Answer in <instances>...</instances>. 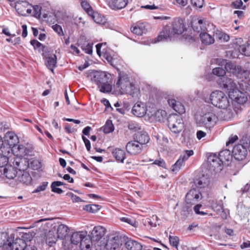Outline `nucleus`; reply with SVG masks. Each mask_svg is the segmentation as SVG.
<instances>
[{
    "label": "nucleus",
    "mask_w": 250,
    "mask_h": 250,
    "mask_svg": "<svg viewBox=\"0 0 250 250\" xmlns=\"http://www.w3.org/2000/svg\"><path fill=\"white\" fill-rule=\"evenodd\" d=\"M184 31V24L183 20L179 18H175L170 26H166L163 31L157 38L155 42L173 40L176 36L182 34Z\"/></svg>",
    "instance_id": "nucleus-1"
},
{
    "label": "nucleus",
    "mask_w": 250,
    "mask_h": 250,
    "mask_svg": "<svg viewBox=\"0 0 250 250\" xmlns=\"http://www.w3.org/2000/svg\"><path fill=\"white\" fill-rule=\"evenodd\" d=\"M114 87L120 94H128L132 97H138L139 95V89L130 83L127 74L123 72L119 73L118 81L114 84Z\"/></svg>",
    "instance_id": "nucleus-2"
},
{
    "label": "nucleus",
    "mask_w": 250,
    "mask_h": 250,
    "mask_svg": "<svg viewBox=\"0 0 250 250\" xmlns=\"http://www.w3.org/2000/svg\"><path fill=\"white\" fill-rule=\"evenodd\" d=\"M209 100L215 106L222 109H227L230 105L229 97L222 91L215 90L210 95Z\"/></svg>",
    "instance_id": "nucleus-3"
},
{
    "label": "nucleus",
    "mask_w": 250,
    "mask_h": 250,
    "mask_svg": "<svg viewBox=\"0 0 250 250\" xmlns=\"http://www.w3.org/2000/svg\"><path fill=\"white\" fill-rule=\"evenodd\" d=\"M167 125L172 132L179 134L184 127L183 119L179 115L170 114L167 118Z\"/></svg>",
    "instance_id": "nucleus-4"
},
{
    "label": "nucleus",
    "mask_w": 250,
    "mask_h": 250,
    "mask_svg": "<svg viewBox=\"0 0 250 250\" xmlns=\"http://www.w3.org/2000/svg\"><path fill=\"white\" fill-rule=\"evenodd\" d=\"M105 229L102 226H96L94 228L91 232L90 238L93 241V245L95 247L102 248L104 241V236L105 234Z\"/></svg>",
    "instance_id": "nucleus-5"
},
{
    "label": "nucleus",
    "mask_w": 250,
    "mask_h": 250,
    "mask_svg": "<svg viewBox=\"0 0 250 250\" xmlns=\"http://www.w3.org/2000/svg\"><path fill=\"white\" fill-rule=\"evenodd\" d=\"M225 69L228 73H231L240 79L246 78L249 75L247 70L242 69L241 66L236 65L231 62H228L226 64Z\"/></svg>",
    "instance_id": "nucleus-6"
},
{
    "label": "nucleus",
    "mask_w": 250,
    "mask_h": 250,
    "mask_svg": "<svg viewBox=\"0 0 250 250\" xmlns=\"http://www.w3.org/2000/svg\"><path fill=\"white\" fill-rule=\"evenodd\" d=\"M218 121L217 116L213 112H208L200 117L198 124L207 128L213 126Z\"/></svg>",
    "instance_id": "nucleus-7"
},
{
    "label": "nucleus",
    "mask_w": 250,
    "mask_h": 250,
    "mask_svg": "<svg viewBox=\"0 0 250 250\" xmlns=\"http://www.w3.org/2000/svg\"><path fill=\"white\" fill-rule=\"evenodd\" d=\"M217 83L220 87L228 91L229 96L231 92H234L238 89L236 83L231 78L228 77L220 78L217 80Z\"/></svg>",
    "instance_id": "nucleus-8"
},
{
    "label": "nucleus",
    "mask_w": 250,
    "mask_h": 250,
    "mask_svg": "<svg viewBox=\"0 0 250 250\" xmlns=\"http://www.w3.org/2000/svg\"><path fill=\"white\" fill-rule=\"evenodd\" d=\"M213 24H210L208 21L205 19H194L191 21V26L194 31L202 33L206 31L208 32V29Z\"/></svg>",
    "instance_id": "nucleus-9"
},
{
    "label": "nucleus",
    "mask_w": 250,
    "mask_h": 250,
    "mask_svg": "<svg viewBox=\"0 0 250 250\" xmlns=\"http://www.w3.org/2000/svg\"><path fill=\"white\" fill-rule=\"evenodd\" d=\"M110 76V74L106 72L99 71L93 72L90 75L91 82L97 84L98 87L104 83H107Z\"/></svg>",
    "instance_id": "nucleus-10"
},
{
    "label": "nucleus",
    "mask_w": 250,
    "mask_h": 250,
    "mask_svg": "<svg viewBox=\"0 0 250 250\" xmlns=\"http://www.w3.org/2000/svg\"><path fill=\"white\" fill-rule=\"evenodd\" d=\"M22 162L21 160H20V161H15L14 165L16 166L17 168L21 173V171H23L22 173L18 176V180L23 184L26 185H29L31 183L32 178L30 175L27 172H24V170L26 168V167H21L20 164Z\"/></svg>",
    "instance_id": "nucleus-11"
},
{
    "label": "nucleus",
    "mask_w": 250,
    "mask_h": 250,
    "mask_svg": "<svg viewBox=\"0 0 250 250\" xmlns=\"http://www.w3.org/2000/svg\"><path fill=\"white\" fill-rule=\"evenodd\" d=\"M208 163L210 170L218 172H220L223 169L224 164L220 161L218 156L215 154L210 155L208 157Z\"/></svg>",
    "instance_id": "nucleus-12"
},
{
    "label": "nucleus",
    "mask_w": 250,
    "mask_h": 250,
    "mask_svg": "<svg viewBox=\"0 0 250 250\" xmlns=\"http://www.w3.org/2000/svg\"><path fill=\"white\" fill-rule=\"evenodd\" d=\"M202 198L201 192L198 189L193 188L187 193L186 202L188 204L193 205L199 202Z\"/></svg>",
    "instance_id": "nucleus-13"
},
{
    "label": "nucleus",
    "mask_w": 250,
    "mask_h": 250,
    "mask_svg": "<svg viewBox=\"0 0 250 250\" xmlns=\"http://www.w3.org/2000/svg\"><path fill=\"white\" fill-rule=\"evenodd\" d=\"M122 245L121 237L115 236L110 237L104 244L102 248H105L107 250H116Z\"/></svg>",
    "instance_id": "nucleus-14"
},
{
    "label": "nucleus",
    "mask_w": 250,
    "mask_h": 250,
    "mask_svg": "<svg viewBox=\"0 0 250 250\" xmlns=\"http://www.w3.org/2000/svg\"><path fill=\"white\" fill-rule=\"evenodd\" d=\"M232 153L234 158L238 161L244 160L247 155V149L242 144L236 145L233 148Z\"/></svg>",
    "instance_id": "nucleus-15"
},
{
    "label": "nucleus",
    "mask_w": 250,
    "mask_h": 250,
    "mask_svg": "<svg viewBox=\"0 0 250 250\" xmlns=\"http://www.w3.org/2000/svg\"><path fill=\"white\" fill-rule=\"evenodd\" d=\"M142 147L143 146L135 140L129 142L126 145L127 152L132 155H136L140 153Z\"/></svg>",
    "instance_id": "nucleus-16"
},
{
    "label": "nucleus",
    "mask_w": 250,
    "mask_h": 250,
    "mask_svg": "<svg viewBox=\"0 0 250 250\" xmlns=\"http://www.w3.org/2000/svg\"><path fill=\"white\" fill-rule=\"evenodd\" d=\"M146 106L144 103H136L132 107V113L136 117H142L146 113Z\"/></svg>",
    "instance_id": "nucleus-17"
},
{
    "label": "nucleus",
    "mask_w": 250,
    "mask_h": 250,
    "mask_svg": "<svg viewBox=\"0 0 250 250\" xmlns=\"http://www.w3.org/2000/svg\"><path fill=\"white\" fill-rule=\"evenodd\" d=\"M234 99L238 104H243L247 101V93L239 90L238 89L234 92H231L229 96Z\"/></svg>",
    "instance_id": "nucleus-18"
},
{
    "label": "nucleus",
    "mask_w": 250,
    "mask_h": 250,
    "mask_svg": "<svg viewBox=\"0 0 250 250\" xmlns=\"http://www.w3.org/2000/svg\"><path fill=\"white\" fill-rule=\"evenodd\" d=\"M43 56L46 59V65L47 67L53 72L54 67L56 66L57 57L55 54H50L49 52L42 53Z\"/></svg>",
    "instance_id": "nucleus-19"
},
{
    "label": "nucleus",
    "mask_w": 250,
    "mask_h": 250,
    "mask_svg": "<svg viewBox=\"0 0 250 250\" xmlns=\"http://www.w3.org/2000/svg\"><path fill=\"white\" fill-rule=\"evenodd\" d=\"M167 103L169 106L178 113L182 114L185 112L184 106L179 101H176L174 99H169L167 100Z\"/></svg>",
    "instance_id": "nucleus-20"
},
{
    "label": "nucleus",
    "mask_w": 250,
    "mask_h": 250,
    "mask_svg": "<svg viewBox=\"0 0 250 250\" xmlns=\"http://www.w3.org/2000/svg\"><path fill=\"white\" fill-rule=\"evenodd\" d=\"M2 174L5 175L8 179H13L17 176V171L11 165H7L2 169H0V175Z\"/></svg>",
    "instance_id": "nucleus-21"
},
{
    "label": "nucleus",
    "mask_w": 250,
    "mask_h": 250,
    "mask_svg": "<svg viewBox=\"0 0 250 250\" xmlns=\"http://www.w3.org/2000/svg\"><path fill=\"white\" fill-rule=\"evenodd\" d=\"M135 141L142 146L147 144L149 141V137L147 133L144 131H139L135 135Z\"/></svg>",
    "instance_id": "nucleus-22"
},
{
    "label": "nucleus",
    "mask_w": 250,
    "mask_h": 250,
    "mask_svg": "<svg viewBox=\"0 0 250 250\" xmlns=\"http://www.w3.org/2000/svg\"><path fill=\"white\" fill-rule=\"evenodd\" d=\"M80 243L82 250H91V246L94 245L93 241L90 238L89 235L86 236L85 233Z\"/></svg>",
    "instance_id": "nucleus-23"
},
{
    "label": "nucleus",
    "mask_w": 250,
    "mask_h": 250,
    "mask_svg": "<svg viewBox=\"0 0 250 250\" xmlns=\"http://www.w3.org/2000/svg\"><path fill=\"white\" fill-rule=\"evenodd\" d=\"M125 247L127 250H142V245L137 241L129 239L125 243Z\"/></svg>",
    "instance_id": "nucleus-24"
},
{
    "label": "nucleus",
    "mask_w": 250,
    "mask_h": 250,
    "mask_svg": "<svg viewBox=\"0 0 250 250\" xmlns=\"http://www.w3.org/2000/svg\"><path fill=\"white\" fill-rule=\"evenodd\" d=\"M218 157L224 165L227 166L229 165L232 158L230 151L228 149L221 151L219 154Z\"/></svg>",
    "instance_id": "nucleus-25"
},
{
    "label": "nucleus",
    "mask_w": 250,
    "mask_h": 250,
    "mask_svg": "<svg viewBox=\"0 0 250 250\" xmlns=\"http://www.w3.org/2000/svg\"><path fill=\"white\" fill-rule=\"evenodd\" d=\"M30 5L26 1H17L16 2L15 8L19 14L25 16V10Z\"/></svg>",
    "instance_id": "nucleus-26"
},
{
    "label": "nucleus",
    "mask_w": 250,
    "mask_h": 250,
    "mask_svg": "<svg viewBox=\"0 0 250 250\" xmlns=\"http://www.w3.org/2000/svg\"><path fill=\"white\" fill-rule=\"evenodd\" d=\"M26 243L22 239L16 238L12 243H10V247L12 250H23L26 246Z\"/></svg>",
    "instance_id": "nucleus-27"
},
{
    "label": "nucleus",
    "mask_w": 250,
    "mask_h": 250,
    "mask_svg": "<svg viewBox=\"0 0 250 250\" xmlns=\"http://www.w3.org/2000/svg\"><path fill=\"white\" fill-rule=\"evenodd\" d=\"M195 185L198 188H205L208 185L209 183V179L205 175H202L201 177L197 178L194 180Z\"/></svg>",
    "instance_id": "nucleus-28"
},
{
    "label": "nucleus",
    "mask_w": 250,
    "mask_h": 250,
    "mask_svg": "<svg viewBox=\"0 0 250 250\" xmlns=\"http://www.w3.org/2000/svg\"><path fill=\"white\" fill-rule=\"evenodd\" d=\"M112 154L117 161L124 163V161L125 158V153L124 150L116 148L113 149Z\"/></svg>",
    "instance_id": "nucleus-29"
},
{
    "label": "nucleus",
    "mask_w": 250,
    "mask_h": 250,
    "mask_svg": "<svg viewBox=\"0 0 250 250\" xmlns=\"http://www.w3.org/2000/svg\"><path fill=\"white\" fill-rule=\"evenodd\" d=\"M5 137L8 144L11 147H15L17 143L19 142V139L18 136L14 133H7Z\"/></svg>",
    "instance_id": "nucleus-30"
},
{
    "label": "nucleus",
    "mask_w": 250,
    "mask_h": 250,
    "mask_svg": "<svg viewBox=\"0 0 250 250\" xmlns=\"http://www.w3.org/2000/svg\"><path fill=\"white\" fill-rule=\"evenodd\" d=\"M207 32L200 34L201 40L204 44L208 45L212 44L214 42V38Z\"/></svg>",
    "instance_id": "nucleus-31"
},
{
    "label": "nucleus",
    "mask_w": 250,
    "mask_h": 250,
    "mask_svg": "<svg viewBox=\"0 0 250 250\" xmlns=\"http://www.w3.org/2000/svg\"><path fill=\"white\" fill-rule=\"evenodd\" d=\"M68 228L64 224L60 225L57 228L58 237L60 239H66L68 233Z\"/></svg>",
    "instance_id": "nucleus-32"
},
{
    "label": "nucleus",
    "mask_w": 250,
    "mask_h": 250,
    "mask_svg": "<svg viewBox=\"0 0 250 250\" xmlns=\"http://www.w3.org/2000/svg\"><path fill=\"white\" fill-rule=\"evenodd\" d=\"M131 32L138 36H141L146 32V29L143 23H141L131 27Z\"/></svg>",
    "instance_id": "nucleus-33"
},
{
    "label": "nucleus",
    "mask_w": 250,
    "mask_h": 250,
    "mask_svg": "<svg viewBox=\"0 0 250 250\" xmlns=\"http://www.w3.org/2000/svg\"><path fill=\"white\" fill-rule=\"evenodd\" d=\"M84 233L85 232L83 231L73 233L70 238V243L73 245H77L80 242Z\"/></svg>",
    "instance_id": "nucleus-34"
},
{
    "label": "nucleus",
    "mask_w": 250,
    "mask_h": 250,
    "mask_svg": "<svg viewBox=\"0 0 250 250\" xmlns=\"http://www.w3.org/2000/svg\"><path fill=\"white\" fill-rule=\"evenodd\" d=\"M239 51L242 54L247 56H250V42L240 45L238 47Z\"/></svg>",
    "instance_id": "nucleus-35"
},
{
    "label": "nucleus",
    "mask_w": 250,
    "mask_h": 250,
    "mask_svg": "<svg viewBox=\"0 0 250 250\" xmlns=\"http://www.w3.org/2000/svg\"><path fill=\"white\" fill-rule=\"evenodd\" d=\"M111 3L114 8L121 9L125 7L127 1L126 0H112Z\"/></svg>",
    "instance_id": "nucleus-36"
},
{
    "label": "nucleus",
    "mask_w": 250,
    "mask_h": 250,
    "mask_svg": "<svg viewBox=\"0 0 250 250\" xmlns=\"http://www.w3.org/2000/svg\"><path fill=\"white\" fill-rule=\"evenodd\" d=\"M89 16L97 23L102 24L105 22L104 17L97 12H94L93 14L90 15Z\"/></svg>",
    "instance_id": "nucleus-37"
},
{
    "label": "nucleus",
    "mask_w": 250,
    "mask_h": 250,
    "mask_svg": "<svg viewBox=\"0 0 250 250\" xmlns=\"http://www.w3.org/2000/svg\"><path fill=\"white\" fill-rule=\"evenodd\" d=\"M215 35L219 40L224 42H228L230 39L229 35L220 30H217L215 32Z\"/></svg>",
    "instance_id": "nucleus-38"
},
{
    "label": "nucleus",
    "mask_w": 250,
    "mask_h": 250,
    "mask_svg": "<svg viewBox=\"0 0 250 250\" xmlns=\"http://www.w3.org/2000/svg\"><path fill=\"white\" fill-rule=\"evenodd\" d=\"M81 6L89 16L93 14L94 11L87 1H82L81 2Z\"/></svg>",
    "instance_id": "nucleus-39"
},
{
    "label": "nucleus",
    "mask_w": 250,
    "mask_h": 250,
    "mask_svg": "<svg viewBox=\"0 0 250 250\" xmlns=\"http://www.w3.org/2000/svg\"><path fill=\"white\" fill-rule=\"evenodd\" d=\"M31 44L34 46L35 49H39V51H42L43 53L46 52L47 48L38 41L33 40L31 41Z\"/></svg>",
    "instance_id": "nucleus-40"
},
{
    "label": "nucleus",
    "mask_w": 250,
    "mask_h": 250,
    "mask_svg": "<svg viewBox=\"0 0 250 250\" xmlns=\"http://www.w3.org/2000/svg\"><path fill=\"white\" fill-rule=\"evenodd\" d=\"M114 127L111 121H106L105 125L103 127V131L106 134L112 132L114 130Z\"/></svg>",
    "instance_id": "nucleus-41"
},
{
    "label": "nucleus",
    "mask_w": 250,
    "mask_h": 250,
    "mask_svg": "<svg viewBox=\"0 0 250 250\" xmlns=\"http://www.w3.org/2000/svg\"><path fill=\"white\" fill-rule=\"evenodd\" d=\"M100 91L103 93H109L112 90V85L107 83H104L102 84L100 87Z\"/></svg>",
    "instance_id": "nucleus-42"
},
{
    "label": "nucleus",
    "mask_w": 250,
    "mask_h": 250,
    "mask_svg": "<svg viewBox=\"0 0 250 250\" xmlns=\"http://www.w3.org/2000/svg\"><path fill=\"white\" fill-rule=\"evenodd\" d=\"M83 209L91 213H95L100 208V206L97 205H87L83 207Z\"/></svg>",
    "instance_id": "nucleus-43"
},
{
    "label": "nucleus",
    "mask_w": 250,
    "mask_h": 250,
    "mask_svg": "<svg viewBox=\"0 0 250 250\" xmlns=\"http://www.w3.org/2000/svg\"><path fill=\"white\" fill-rule=\"evenodd\" d=\"M226 73V69H224L223 68L220 67H217L212 69V73L216 76L218 77H223L225 75Z\"/></svg>",
    "instance_id": "nucleus-44"
},
{
    "label": "nucleus",
    "mask_w": 250,
    "mask_h": 250,
    "mask_svg": "<svg viewBox=\"0 0 250 250\" xmlns=\"http://www.w3.org/2000/svg\"><path fill=\"white\" fill-rule=\"evenodd\" d=\"M169 241L170 244L173 247L176 248L177 249L178 246L179 244V238L177 236H169Z\"/></svg>",
    "instance_id": "nucleus-45"
},
{
    "label": "nucleus",
    "mask_w": 250,
    "mask_h": 250,
    "mask_svg": "<svg viewBox=\"0 0 250 250\" xmlns=\"http://www.w3.org/2000/svg\"><path fill=\"white\" fill-rule=\"evenodd\" d=\"M193 155V151L192 150H187L185 151V153L181 155L179 159H181V160H182V163L187 160L188 158Z\"/></svg>",
    "instance_id": "nucleus-46"
},
{
    "label": "nucleus",
    "mask_w": 250,
    "mask_h": 250,
    "mask_svg": "<svg viewBox=\"0 0 250 250\" xmlns=\"http://www.w3.org/2000/svg\"><path fill=\"white\" fill-rule=\"evenodd\" d=\"M183 165L182 163V160H181V159H179L176 163L172 166L171 170L173 172H176L179 170L181 167Z\"/></svg>",
    "instance_id": "nucleus-47"
},
{
    "label": "nucleus",
    "mask_w": 250,
    "mask_h": 250,
    "mask_svg": "<svg viewBox=\"0 0 250 250\" xmlns=\"http://www.w3.org/2000/svg\"><path fill=\"white\" fill-rule=\"evenodd\" d=\"M191 212V209L187 206L182 208L181 214L184 217H187Z\"/></svg>",
    "instance_id": "nucleus-48"
},
{
    "label": "nucleus",
    "mask_w": 250,
    "mask_h": 250,
    "mask_svg": "<svg viewBox=\"0 0 250 250\" xmlns=\"http://www.w3.org/2000/svg\"><path fill=\"white\" fill-rule=\"evenodd\" d=\"M93 43H87L85 45H83L82 48L87 54H92Z\"/></svg>",
    "instance_id": "nucleus-49"
},
{
    "label": "nucleus",
    "mask_w": 250,
    "mask_h": 250,
    "mask_svg": "<svg viewBox=\"0 0 250 250\" xmlns=\"http://www.w3.org/2000/svg\"><path fill=\"white\" fill-rule=\"evenodd\" d=\"M8 236L6 233H0V247L5 245L7 242Z\"/></svg>",
    "instance_id": "nucleus-50"
},
{
    "label": "nucleus",
    "mask_w": 250,
    "mask_h": 250,
    "mask_svg": "<svg viewBox=\"0 0 250 250\" xmlns=\"http://www.w3.org/2000/svg\"><path fill=\"white\" fill-rule=\"evenodd\" d=\"M128 128L129 129L134 131H137L140 129V127L138 124L135 122H131L129 123L128 125Z\"/></svg>",
    "instance_id": "nucleus-51"
},
{
    "label": "nucleus",
    "mask_w": 250,
    "mask_h": 250,
    "mask_svg": "<svg viewBox=\"0 0 250 250\" xmlns=\"http://www.w3.org/2000/svg\"><path fill=\"white\" fill-rule=\"evenodd\" d=\"M18 151H19V154L21 155H26L28 154V151L27 148L22 145H19L17 147Z\"/></svg>",
    "instance_id": "nucleus-52"
},
{
    "label": "nucleus",
    "mask_w": 250,
    "mask_h": 250,
    "mask_svg": "<svg viewBox=\"0 0 250 250\" xmlns=\"http://www.w3.org/2000/svg\"><path fill=\"white\" fill-rule=\"evenodd\" d=\"M122 221L126 222L132 226H134L135 224V221L132 217H124L120 219Z\"/></svg>",
    "instance_id": "nucleus-53"
},
{
    "label": "nucleus",
    "mask_w": 250,
    "mask_h": 250,
    "mask_svg": "<svg viewBox=\"0 0 250 250\" xmlns=\"http://www.w3.org/2000/svg\"><path fill=\"white\" fill-rule=\"evenodd\" d=\"M48 185V182H44L42 184L39 186L34 191V192L37 193L41 191H43L45 189L46 187Z\"/></svg>",
    "instance_id": "nucleus-54"
},
{
    "label": "nucleus",
    "mask_w": 250,
    "mask_h": 250,
    "mask_svg": "<svg viewBox=\"0 0 250 250\" xmlns=\"http://www.w3.org/2000/svg\"><path fill=\"white\" fill-rule=\"evenodd\" d=\"M67 195L71 197L73 202H83V201L81 199L80 197L74 194L73 193L69 192L68 193Z\"/></svg>",
    "instance_id": "nucleus-55"
},
{
    "label": "nucleus",
    "mask_w": 250,
    "mask_h": 250,
    "mask_svg": "<svg viewBox=\"0 0 250 250\" xmlns=\"http://www.w3.org/2000/svg\"><path fill=\"white\" fill-rule=\"evenodd\" d=\"M52 27L53 29L59 35L62 36L63 35L62 27L60 25L56 24L53 25Z\"/></svg>",
    "instance_id": "nucleus-56"
},
{
    "label": "nucleus",
    "mask_w": 250,
    "mask_h": 250,
    "mask_svg": "<svg viewBox=\"0 0 250 250\" xmlns=\"http://www.w3.org/2000/svg\"><path fill=\"white\" fill-rule=\"evenodd\" d=\"M191 4L197 7L201 8L203 6L204 0H190Z\"/></svg>",
    "instance_id": "nucleus-57"
},
{
    "label": "nucleus",
    "mask_w": 250,
    "mask_h": 250,
    "mask_svg": "<svg viewBox=\"0 0 250 250\" xmlns=\"http://www.w3.org/2000/svg\"><path fill=\"white\" fill-rule=\"evenodd\" d=\"M243 4L241 0H236L231 3V6L235 8L239 9L242 6Z\"/></svg>",
    "instance_id": "nucleus-58"
},
{
    "label": "nucleus",
    "mask_w": 250,
    "mask_h": 250,
    "mask_svg": "<svg viewBox=\"0 0 250 250\" xmlns=\"http://www.w3.org/2000/svg\"><path fill=\"white\" fill-rule=\"evenodd\" d=\"M57 187V186H56L55 185L52 183L51 185L52 191L58 194L62 193L63 192V190L61 188H59Z\"/></svg>",
    "instance_id": "nucleus-59"
},
{
    "label": "nucleus",
    "mask_w": 250,
    "mask_h": 250,
    "mask_svg": "<svg viewBox=\"0 0 250 250\" xmlns=\"http://www.w3.org/2000/svg\"><path fill=\"white\" fill-rule=\"evenodd\" d=\"M167 113L165 110H158L156 112V116H158V120L161 121L163 119L164 116H166Z\"/></svg>",
    "instance_id": "nucleus-60"
},
{
    "label": "nucleus",
    "mask_w": 250,
    "mask_h": 250,
    "mask_svg": "<svg viewBox=\"0 0 250 250\" xmlns=\"http://www.w3.org/2000/svg\"><path fill=\"white\" fill-rule=\"evenodd\" d=\"M202 207L201 204H197L196 205L194 208V210L196 214L201 215H204L207 214V213L204 211H200L199 210L200 208Z\"/></svg>",
    "instance_id": "nucleus-61"
},
{
    "label": "nucleus",
    "mask_w": 250,
    "mask_h": 250,
    "mask_svg": "<svg viewBox=\"0 0 250 250\" xmlns=\"http://www.w3.org/2000/svg\"><path fill=\"white\" fill-rule=\"evenodd\" d=\"M153 164L157 165L159 167L163 168H166V165L165 161L163 159L155 160L153 163Z\"/></svg>",
    "instance_id": "nucleus-62"
},
{
    "label": "nucleus",
    "mask_w": 250,
    "mask_h": 250,
    "mask_svg": "<svg viewBox=\"0 0 250 250\" xmlns=\"http://www.w3.org/2000/svg\"><path fill=\"white\" fill-rule=\"evenodd\" d=\"M31 241L29 240L26 243V246L24 248L23 250H37V248L33 245H31Z\"/></svg>",
    "instance_id": "nucleus-63"
},
{
    "label": "nucleus",
    "mask_w": 250,
    "mask_h": 250,
    "mask_svg": "<svg viewBox=\"0 0 250 250\" xmlns=\"http://www.w3.org/2000/svg\"><path fill=\"white\" fill-rule=\"evenodd\" d=\"M240 248L242 249H246L247 250H250V241H246L244 242L241 245Z\"/></svg>",
    "instance_id": "nucleus-64"
}]
</instances>
